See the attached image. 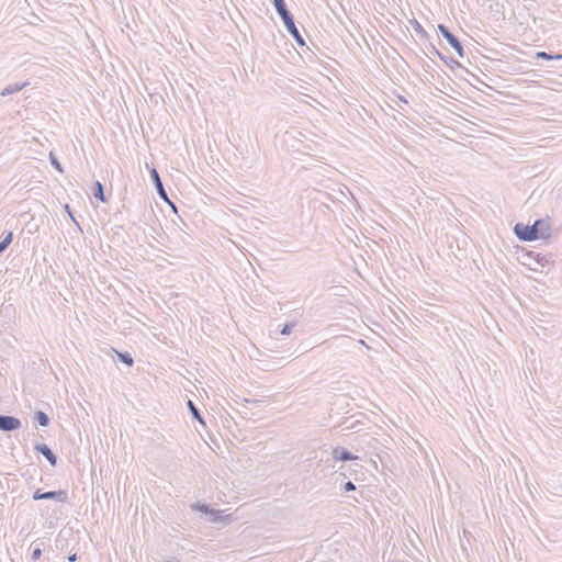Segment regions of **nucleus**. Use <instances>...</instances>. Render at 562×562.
<instances>
[{
    "label": "nucleus",
    "instance_id": "1",
    "mask_svg": "<svg viewBox=\"0 0 562 562\" xmlns=\"http://www.w3.org/2000/svg\"><path fill=\"white\" fill-rule=\"evenodd\" d=\"M514 233L519 240L533 241L537 239H547L551 234L550 218H539L532 225L517 223L514 226Z\"/></svg>",
    "mask_w": 562,
    "mask_h": 562
},
{
    "label": "nucleus",
    "instance_id": "2",
    "mask_svg": "<svg viewBox=\"0 0 562 562\" xmlns=\"http://www.w3.org/2000/svg\"><path fill=\"white\" fill-rule=\"evenodd\" d=\"M274 9L279 16L281 18L286 31L291 34V36L295 40L299 46H304L305 41L301 35L299 29L295 25L293 14L288 10L286 3L284 0H272Z\"/></svg>",
    "mask_w": 562,
    "mask_h": 562
},
{
    "label": "nucleus",
    "instance_id": "3",
    "mask_svg": "<svg viewBox=\"0 0 562 562\" xmlns=\"http://www.w3.org/2000/svg\"><path fill=\"white\" fill-rule=\"evenodd\" d=\"M438 32L449 43V45L456 50L459 57L464 56V48L460 40L450 32L445 24H438Z\"/></svg>",
    "mask_w": 562,
    "mask_h": 562
},
{
    "label": "nucleus",
    "instance_id": "4",
    "mask_svg": "<svg viewBox=\"0 0 562 562\" xmlns=\"http://www.w3.org/2000/svg\"><path fill=\"white\" fill-rule=\"evenodd\" d=\"M149 175H150V178L154 182V186H155L156 191H157L158 195L160 196V199L168 202L172 206V209L176 211V205L169 201L168 194L164 188L162 181H161L160 176H159L158 171L156 170V168H151L149 171Z\"/></svg>",
    "mask_w": 562,
    "mask_h": 562
},
{
    "label": "nucleus",
    "instance_id": "5",
    "mask_svg": "<svg viewBox=\"0 0 562 562\" xmlns=\"http://www.w3.org/2000/svg\"><path fill=\"white\" fill-rule=\"evenodd\" d=\"M21 427V420L14 416L0 414V430L13 431Z\"/></svg>",
    "mask_w": 562,
    "mask_h": 562
},
{
    "label": "nucleus",
    "instance_id": "6",
    "mask_svg": "<svg viewBox=\"0 0 562 562\" xmlns=\"http://www.w3.org/2000/svg\"><path fill=\"white\" fill-rule=\"evenodd\" d=\"M525 257L531 261H533L536 265H538L540 268H544L552 263L551 257L547 255H542L540 252L536 251H528Z\"/></svg>",
    "mask_w": 562,
    "mask_h": 562
},
{
    "label": "nucleus",
    "instance_id": "7",
    "mask_svg": "<svg viewBox=\"0 0 562 562\" xmlns=\"http://www.w3.org/2000/svg\"><path fill=\"white\" fill-rule=\"evenodd\" d=\"M34 449L40 452L52 467L57 464V457L46 443H37Z\"/></svg>",
    "mask_w": 562,
    "mask_h": 562
},
{
    "label": "nucleus",
    "instance_id": "8",
    "mask_svg": "<svg viewBox=\"0 0 562 562\" xmlns=\"http://www.w3.org/2000/svg\"><path fill=\"white\" fill-rule=\"evenodd\" d=\"M333 458L338 461H351V460H358L359 457L351 453L346 448L337 446L333 450Z\"/></svg>",
    "mask_w": 562,
    "mask_h": 562
},
{
    "label": "nucleus",
    "instance_id": "9",
    "mask_svg": "<svg viewBox=\"0 0 562 562\" xmlns=\"http://www.w3.org/2000/svg\"><path fill=\"white\" fill-rule=\"evenodd\" d=\"M44 499H53L59 503L68 502V492L65 490L45 492Z\"/></svg>",
    "mask_w": 562,
    "mask_h": 562
},
{
    "label": "nucleus",
    "instance_id": "10",
    "mask_svg": "<svg viewBox=\"0 0 562 562\" xmlns=\"http://www.w3.org/2000/svg\"><path fill=\"white\" fill-rule=\"evenodd\" d=\"M29 85L27 81H24V82H14V83H10L8 86H5L2 91H1V95L2 97H7V95H11L15 92H19L21 91L23 88H25L26 86Z\"/></svg>",
    "mask_w": 562,
    "mask_h": 562
},
{
    "label": "nucleus",
    "instance_id": "11",
    "mask_svg": "<svg viewBox=\"0 0 562 562\" xmlns=\"http://www.w3.org/2000/svg\"><path fill=\"white\" fill-rule=\"evenodd\" d=\"M92 193L95 199H98L101 202H105V195H104V188L103 184L100 181H95L92 188Z\"/></svg>",
    "mask_w": 562,
    "mask_h": 562
},
{
    "label": "nucleus",
    "instance_id": "12",
    "mask_svg": "<svg viewBox=\"0 0 562 562\" xmlns=\"http://www.w3.org/2000/svg\"><path fill=\"white\" fill-rule=\"evenodd\" d=\"M34 419L41 427H47L50 422L48 415L43 411L35 412Z\"/></svg>",
    "mask_w": 562,
    "mask_h": 562
},
{
    "label": "nucleus",
    "instance_id": "13",
    "mask_svg": "<svg viewBox=\"0 0 562 562\" xmlns=\"http://www.w3.org/2000/svg\"><path fill=\"white\" fill-rule=\"evenodd\" d=\"M13 234L12 232L3 233L0 237V254L4 251L9 245L12 243Z\"/></svg>",
    "mask_w": 562,
    "mask_h": 562
},
{
    "label": "nucleus",
    "instance_id": "14",
    "mask_svg": "<svg viewBox=\"0 0 562 562\" xmlns=\"http://www.w3.org/2000/svg\"><path fill=\"white\" fill-rule=\"evenodd\" d=\"M411 24L414 29V31L416 32V34L423 38V40H427L428 38V33L427 31L422 26V24L417 21V20H412L411 21Z\"/></svg>",
    "mask_w": 562,
    "mask_h": 562
},
{
    "label": "nucleus",
    "instance_id": "15",
    "mask_svg": "<svg viewBox=\"0 0 562 562\" xmlns=\"http://www.w3.org/2000/svg\"><path fill=\"white\" fill-rule=\"evenodd\" d=\"M116 355H117V358L121 362H123L124 364H126L127 367H132L133 363H134V360H133V357L131 356L130 352H119V351H115Z\"/></svg>",
    "mask_w": 562,
    "mask_h": 562
},
{
    "label": "nucleus",
    "instance_id": "16",
    "mask_svg": "<svg viewBox=\"0 0 562 562\" xmlns=\"http://www.w3.org/2000/svg\"><path fill=\"white\" fill-rule=\"evenodd\" d=\"M536 58L546 59V60H560L562 59V54L552 55L547 52H538L536 54Z\"/></svg>",
    "mask_w": 562,
    "mask_h": 562
},
{
    "label": "nucleus",
    "instance_id": "17",
    "mask_svg": "<svg viewBox=\"0 0 562 562\" xmlns=\"http://www.w3.org/2000/svg\"><path fill=\"white\" fill-rule=\"evenodd\" d=\"M188 407L190 409L192 417L194 419L199 420L200 423L204 424V422L201 417L200 411L198 409V407L194 405V403L191 400L188 401Z\"/></svg>",
    "mask_w": 562,
    "mask_h": 562
},
{
    "label": "nucleus",
    "instance_id": "18",
    "mask_svg": "<svg viewBox=\"0 0 562 562\" xmlns=\"http://www.w3.org/2000/svg\"><path fill=\"white\" fill-rule=\"evenodd\" d=\"M191 508L193 510H198L202 514H205V515H209L211 513V507L206 504H201V503H194L191 505Z\"/></svg>",
    "mask_w": 562,
    "mask_h": 562
},
{
    "label": "nucleus",
    "instance_id": "19",
    "mask_svg": "<svg viewBox=\"0 0 562 562\" xmlns=\"http://www.w3.org/2000/svg\"><path fill=\"white\" fill-rule=\"evenodd\" d=\"M210 515V521L212 522H218V521H222L223 520V516H222V512L218 510V509H211V513L209 514Z\"/></svg>",
    "mask_w": 562,
    "mask_h": 562
},
{
    "label": "nucleus",
    "instance_id": "20",
    "mask_svg": "<svg viewBox=\"0 0 562 562\" xmlns=\"http://www.w3.org/2000/svg\"><path fill=\"white\" fill-rule=\"evenodd\" d=\"M49 160H50V164L52 166L58 170L59 172H63V167L60 165V162L58 161V159L53 155V153L49 154Z\"/></svg>",
    "mask_w": 562,
    "mask_h": 562
},
{
    "label": "nucleus",
    "instance_id": "21",
    "mask_svg": "<svg viewBox=\"0 0 562 562\" xmlns=\"http://www.w3.org/2000/svg\"><path fill=\"white\" fill-rule=\"evenodd\" d=\"M294 326H295V323H288V324H285L281 328L280 334L283 335V336L290 335L292 333Z\"/></svg>",
    "mask_w": 562,
    "mask_h": 562
},
{
    "label": "nucleus",
    "instance_id": "22",
    "mask_svg": "<svg viewBox=\"0 0 562 562\" xmlns=\"http://www.w3.org/2000/svg\"><path fill=\"white\" fill-rule=\"evenodd\" d=\"M42 555V549L37 546V547H34V549L32 550V554H31V558L33 561H36L41 558Z\"/></svg>",
    "mask_w": 562,
    "mask_h": 562
},
{
    "label": "nucleus",
    "instance_id": "23",
    "mask_svg": "<svg viewBox=\"0 0 562 562\" xmlns=\"http://www.w3.org/2000/svg\"><path fill=\"white\" fill-rule=\"evenodd\" d=\"M44 495H45V492H43L41 488L36 490L34 493H33V496L32 498L34 501H42L44 499Z\"/></svg>",
    "mask_w": 562,
    "mask_h": 562
},
{
    "label": "nucleus",
    "instance_id": "24",
    "mask_svg": "<svg viewBox=\"0 0 562 562\" xmlns=\"http://www.w3.org/2000/svg\"><path fill=\"white\" fill-rule=\"evenodd\" d=\"M342 490L345 492H351V491H355L356 490V485L351 482V481H347L344 485H342Z\"/></svg>",
    "mask_w": 562,
    "mask_h": 562
},
{
    "label": "nucleus",
    "instance_id": "25",
    "mask_svg": "<svg viewBox=\"0 0 562 562\" xmlns=\"http://www.w3.org/2000/svg\"><path fill=\"white\" fill-rule=\"evenodd\" d=\"M428 50L429 53L437 55L439 58H442V53L439 52L435 45L430 44Z\"/></svg>",
    "mask_w": 562,
    "mask_h": 562
},
{
    "label": "nucleus",
    "instance_id": "26",
    "mask_svg": "<svg viewBox=\"0 0 562 562\" xmlns=\"http://www.w3.org/2000/svg\"><path fill=\"white\" fill-rule=\"evenodd\" d=\"M448 61H449V64H447V65L450 67H453V66L461 67V64L458 60L453 59L452 57H450L448 59Z\"/></svg>",
    "mask_w": 562,
    "mask_h": 562
},
{
    "label": "nucleus",
    "instance_id": "27",
    "mask_svg": "<svg viewBox=\"0 0 562 562\" xmlns=\"http://www.w3.org/2000/svg\"><path fill=\"white\" fill-rule=\"evenodd\" d=\"M65 210H66V213H68V214H69V216L71 217V220H72L74 222H76V220H75V217H74V215H72V213H71L70 207H69V205H68V204H66V205H65Z\"/></svg>",
    "mask_w": 562,
    "mask_h": 562
},
{
    "label": "nucleus",
    "instance_id": "28",
    "mask_svg": "<svg viewBox=\"0 0 562 562\" xmlns=\"http://www.w3.org/2000/svg\"><path fill=\"white\" fill-rule=\"evenodd\" d=\"M68 559L70 562H74V561H76L77 557H76V554H72Z\"/></svg>",
    "mask_w": 562,
    "mask_h": 562
},
{
    "label": "nucleus",
    "instance_id": "29",
    "mask_svg": "<svg viewBox=\"0 0 562 562\" xmlns=\"http://www.w3.org/2000/svg\"><path fill=\"white\" fill-rule=\"evenodd\" d=\"M440 59H441L443 63L449 64V61H448V59H449V58H447L443 54H442V58H440Z\"/></svg>",
    "mask_w": 562,
    "mask_h": 562
}]
</instances>
